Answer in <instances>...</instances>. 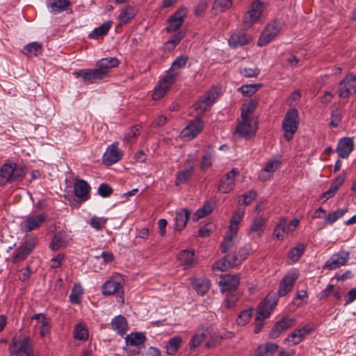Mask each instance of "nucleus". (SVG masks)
<instances>
[{
    "label": "nucleus",
    "mask_w": 356,
    "mask_h": 356,
    "mask_svg": "<svg viewBox=\"0 0 356 356\" xmlns=\"http://www.w3.org/2000/svg\"><path fill=\"white\" fill-rule=\"evenodd\" d=\"M188 58L187 56L181 55L178 56L172 63L171 67L168 73L158 82L157 86L152 94L154 100H159L163 97L175 82L179 72L177 70L184 68Z\"/></svg>",
    "instance_id": "obj_1"
},
{
    "label": "nucleus",
    "mask_w": 356,
    "mask_h": 356,
    "mask_svg": "<svg viewBox=\"0 0 356 356\" xmlns=\"http://www.w3.org/2000/svg\"><path fill=\"white\" fill-rule=\"evenodd\" d=\"M26 175L25 168L16 163H5L0 168V186L13 183Z\"/></svg>",
    "instance_id": "obj_2"
},
{
    "label": "nucleus",
    "mask_w": 356,
    "mask_h": 356,
    "mask_svg": "<svg viewBox=\"0 0 356 356\" xmlns=\"http://www.w3.org/2000/svg\"><path fill=\"white\" fill-rule=\"evenodd\" d=\"M299 116L296 108L289 109L282 121V130L286 141H290L298 129Z\"/></svg>",
    "instance_id": "obj_3"
},
{
    "label": "nucleus",
    "mask_w": 356,
    "mask_h": 356,
    "mask_svg": "<svg viewBox=\"0 0 356 356\" xmlns=\"http://www.w3.org/2000/svg\"><path fill=\"white\" fill-rule=\"evenodd\" d=\"M31 346V341L28 337H24L22 340H16L14 338L9 347L10 353L17 356H33Z\"/></svg>",
    "instance_id": "obj_4"
},
{
    "label": "nucleus",
    "mask_w": 356,
    "mask_h": 356,
    "mask_svg": "<svg viewBox=\"0 0 356 356\" xmlns=\"http://www.w3.org/2000/svg\"><path fill=\"white\" fill-rule=\"evenodd\" d=\"M263 12V3L260 0L254 1L243 19L244 27H250L260 18Z\"/></svg>",
    "instance_id": "obj_5"
},
{
    "label": "nucleus",
    "mask_w": 356,
    "mask_h": 356,
    "mask_svg": "<svg viewBox=\"0 0 356 356\" xmlns=\"http://www.w3.org/2000/svg\"><path fill=\"white\" fill-rule=\"evenodd\" d=\"M74 74L87 83H95L107 77L97 65L95 68L79 70Z\"/></svg>",
    "instance_id": "obj_6"
},
{
    "label": "nucleus",
    "mask_w": 356,
    "mask_h": 356,
    "mask_svg": "<svg viewBox=\"0 0 356 356\" xmlns=\"http://www.w3.org/2000/svg\"><path fill=\"white\" fill-rule=\"evenodd\" d=\"M281 29V24L277 21L269 23L260 35L257 45L263 47L271 42L278 34Z\"/></svg>",
    "instance_id": "obj_7"
},
{
    "label": "nucleus",
    "mask_w": 356,
    "mask_h": 356,
    "mask_svg": "<svg viewBox=\"0 0 356 356\" xmlns=\"http://www.w3.org/2000/svg\"><path fill=\"white\" fill-rule=\"evenodd\" d=\"M356 92V76L352 73L346 75L339 86V95L341 98H346Z\"/></svg>",
    "instance_id": "obj_8"
},
{
    "label": "nucleus",
    "mask_w": 356,
    "mask_h": 356,
    "mask_svg": "<svg viewBox=\"0 0 356 356\" xmlns=\"http://www.w3.org/2000/svg\"><path fill=\"white\" fill-rule=\"evenodd\" d=\"M240 283L239 275H224L220 278V286L222 292H227L229 294L236 291Z\"/></svg>",
    "instance_id": "obj_9"
},
{
    "label": "nucleus",
    "mask_w": 356,
    "mask_h": 356,
    "mask_svg": "<svg viewBox=\"0 0 356 356\" xmlns=\"http://www.w3.org/2000/svg\"><path fill=\"white\" fill-rule=\"evenodd\" d=\"M218 96V94L216 90H209L193 104L194 109L198 114H203L207 108L216 101Z\"/></svg>",
    "instance_id": "obj_10"
},
{
    "label": "nucleus",
    "mask_w": 356,
    "mask_h": 356,
    "mask_svg": "<svg viewBox=\"0 0 356 356\" xmlns=\"http://www.w3.org/2000/svg\"><path fill=\"white\" fill-rule=\"evenodd\" d=\"M350 257L348 252L342 251L334 254L325 264L324 268L327 270H335L341 266H345Z\"/></svg>",
    "instance_id": "obj_11"
},
{
    "label": "nucleus",
    "mask_w": 356,
    "mask_h": 356,
    "mask_svg": "<svg viewBox=\"0 0 356 356\" xmlns=\"http://www.w3.org/2000/svg\"><path fill=\"white\" fill-rule=\"evenodd\" d=\"M35 247V240L34 238H29L26 240L16 250V253L13 259V262L14 264H17L24 260L33 251Z\"/></svg>",
    "instance_id": "obj_12"
},
{
    "label": "nucleus",
    "mask_w": 356,
    "mask_h": 356,
    "mask_svg": "<svg viewBox=\"0 0 356 356\" xmlns=\"http://www.w3.org/2000/svg\"><path fill=\"white\" fill-rule=\"evenodd\" d=\"M186 15V10L185 8L177 10L167 20L166 32L171 33L179 29L184 22Z\"/></svg>",
    "instance_id": "obj_13"
},
{
    "label": "nucleus",
    "mask_w": 356,
    "mask_h": 356,
    "mask_svg": "<svg viewBox=\"0 0 356 356\" xmlns=\"http://www.w3.org/2000/svg\"><path fill=\"white\" fill-rule=\"evenodd\" d=\"M46 216L43 213L28 216L20 224V228L22 232H29L38 229L44 222Z\"/></svg>",
    "instance_id": "obj_14"
},
{
    "label": "nucleus",
    "mask_w": 356,
    "mask_h": 356,
    "mask_svg": "<svg viewBox=\"0 0 356 356\" xmlns=\"http://www.w3.org/2000/svg\"><path fill=\"white\" fill-rule=\"evenodd\" d=\"M238 175V171L236 168H232L223 176L218 185V191L222 193H227L232 191L234 187L236 176Z\"/></svg>",
    "instance_id": "obj_15"
},
{
    "label": "nucleus",
    "mask_w": 356,
    "mask_h": 356,
    "mask_svg": "<svg viewBox=\"0 0 356 356\" xmlns=\"http://www.w3.org/2000/svg\"><path fill=\"white\" fill-rule=\"evenodd\" d=\"M298 277V273L296 271L290 272L286 275L280 283L278 289L279 296H286L292 289Z\"/></svg>",
    "instance_id": "obj_16"
},
{
    "label": "nucleus",
    "mask_w": 356,
    "mask_h": 356,
    "mask_svg": "<svg viewBox=\"0 0 356 356\" xmlns=\"http://www.w3.org/2000/svg\"><path fill=\"white\" fill-rule=\"evenodd\" d=\"M90 189L91 188L86 181L78 179L74 184L73 193L81 202H86L90 197Z\"/></svg>",
    "instance_id": "obj_17"
},
{
    "label": "nucleus",
    "mask_w": 356,
    "mask_h": 356,
    "mask_svg": "<svg viewBox=\"0 0 356 356\" xmlns=\"http://www.w3.org/2000/svg\"><path fill=\"white\" fill-rule=\"evenodd\" d=\"M46 5L49 11L54 15L69 10L72 13L70 0H46Z\"/></svg>",
    "instance_id": "obj_18"
},
{
    "label": "nucleus",
    "mask_w": 356,
    "mask_h": 356,
    "mask_svg": "<svg viewBox=\"0 0 356 356\" xmlns=\"http://www.w3.org/2000/svg\"><path fill=\"white\" fill-rule=\"evenodd\" d=\"M118 143H113L108 146L103 155V163L106 165H111L117 163L122 157V153L118 147Z\"/></svg>",
    "instance_id": "obj_19"
},
{
    "label": "nucleus",
    "mask_w": 356,
    "mask_h": 356,
    "mask_svg": "<svg viewBox=\"0 0 356 356\" xmlns=\"http://www.w3.org/2000/svg\"><path fill=\"white\" fill-rule=\"evenodd\" d=\"M253 38L243 31L233 33L228 40L229 45L234 49L249 44Z\"/></svg>",
    "instance_id": "obj_20"
},
{
    "label": "nucleus",
    "mask_w": 356,
    "mask_h": 356,
    "mask_svg": "<svg viewBox=\"0 0 356 356\" xmlns=\"http://www.w3.org/2000/svg\"><path fill=\"white\" fill-rule=\"evenodd\" d=\"M202 120L200 118H197L184 129L181 132L182 136L184 138L193 139L202 131Z\"/></svg>",
    "instance_id": "obj_21"
},
{
    "label": "nucleus",
    "mask_w": 356,
    "mask_h": 356,
    "mask_svg": "<svg viewBox=\"0 0 356 356\" xmlns=\"http://www.w3.org/2000/svg\"><path fill=\"white\" fill-rule=\"evenodd\" d=\"M242 263L236 252L233 255H227L216 262V268L225 271L230 268H234Z\"/></svg>",
    "instance_id": "obj_22"
},
{
    "label": "nucleus",
    "mask_w": 356,
    "mask_h": 356,
    "mask_svg": "<svg viewBox=\"0 0 356 356\" xmlns=\"http://www.w3.org/2000/svg\"><path fill=\"white\" fill-rule=\"evenodd\" d=\"M295 323L293 318H284L273 326L270 334L269 337L270 339L277 338L281 333L285 331L286 329L292 327Z\"/></svg>",
    "instance_id": "obj_23"
},
{
    "label": "nucleus",
    "mask_w": 356,
    "mask_h": 356,
    "mask_svg": "<svg viewBox=\"0 0 356 356\" xmlns=\"http://www.w3.org/2000/svg\"><path fill=\"white\" fill-rule=\"evenodd\" d=\"M354 148V143L350 138H341L337 147V152L340 158H347L349 154L353 152Z\"/></svg>",
    "instance_id": "obj_24"
},
{
    "label": "nucleus",
    "mask_w": 356,
    "mask_h": 356,
    "mask_svg": "<svg viewBox=\"0 0 356 356\" xmlns=\"http://www.w3.org/2000/svg\"><path fill=\"white\" fill-rule=\"evenodd\" d=\"M312 329L309 326L305 325L301 328L295 330L292 333L288 335L285 341L291 343L292 345H298L303 339L310 333Z\"/></svg>",
    "instance_id": "obj_25"
},
{
    "label": "nucleus",
    "mask_w": 356,
    "mask_h": 356,
    "mask_svg": "<svg viewBox=\"0 0 356 356\" xmlns=\"http://www.w3.org/2000/svg\"><path fill=\"white\" fill-rule=\"evenodd\" d=\"M190 216L191 211L188 209L183 208L177 211L174 218L175 229L177 231H181L185 228Z\"/></svg>",
    "instance_id": "obj_26"
},
{
    "label": "nucleus",
    "mask_w": 356,
    "mask_h": 356,
    "mask_svg": "<svg viewBox=\"0 0 356 356\" xmlns=\"http://www.w3.org/2000/svg\"><path fill=\"white\" fill-rule=\"evenodd\" d=\"M281 161L278 159L270 160L267 162L265 168L261 171L259 179L262 181L269 179L276 170L280 167Z\"/></svg>",
    "instance_id": "obj_27"
},
{
    "label": "nucleus",
    "mask_w": 356,
    "mask_h": 356,
    "mask_svg": "<svg viewBox=\"0 0 356 356\" xmlns=\"http://www.w3.org/2000/svg\"><path fill=\"white\" fill-rule=\"evenodd\" d=\"M252 120H242L236 127V134L239 137H250L255 132V129L252 125Z\"/></svg>",
    "instance_id": "obj_28"
},
{
    "label": "nucleus",
    "mask_w": 356,
    "mask_h": 356,
    "mask_svg": "<svg viewBox=\"0 0 356 356\" xmlns=\"http://www.w3.org/2000/svg\"><path fill=\"white\" fill-rule=\"evenodd\" d=\"M278 345L268 342L257 347L252 356H273L278 350Z\"/></svg>",
    "instance_id": "obj_29"
},
{
    "label": "nucleus",
    "mask_w": 356,
    "mask_h": 356,
    "mask_svg": "<svg viewBox=\"0 0 356 356\" xmlns=\"http://www.w3.org/2000/svg\"><path fill=\"white\" fill-rule=\"evenodd\" d=\"M264 223L265 219L262 216L257 217L250 226L249 236L252 238L261 237L264 230Z\"/></svg>",
    "instance_id": "obj_30"
},
{
    "label": "nucleus",
    "mask_w": 356,
    "mask_h": 356,
    "mask_svg": "<svg viewBox=\"0 0 356 356\" xmlns=\"http://www.w3.org/2000/svg\"><path fill=\"white\" fill-rule=\"evenodd\" d=\"M194 172V165L189 162L186 164L184 169L179 170L176 175L175 185L179 186L186 183L193 175Z\"/></svg>",
    "instance_id": "obj_31"
},
{
    "label": "nucleus",
    "mask_w": 356,
    "mask_h": 356,
    "mask_svg": "<svg viewBox=\"0 0 356 356\" xmlns=\"http://www.w3.org/2000/svg\"><path fill=\"white\" fill-rule=\"evenodd\" d=\"M111 326L113 330L121 336L125 334L128 329L127 321L125 317L122 315L115 316L111 321Z\"/></svg>",
    "instance_id": "obj_32"
},
{
    "label": "nucleus",
    "mask_w": 356,
    "mask_h": 356,
    "mask_svg": "<svg viewBox=\"0 0 356 356\" xmlns=\"http://www.w3.org/2000/svg\"><path fill=\"white\" fill-rule=\"evenodd\" d=\"M276 302V301L270 302L268 297H266L259 304L256 315L267 318L273 311Z\"/></svg>",
    "instance_id": "obj_33"
},
{
    "label": "nucleus",
    "mask_w": 356,
    "mask_h": 356,
    "mask_svg": "<svg viewBox=\"0 0 356 356\" xmlns=\"http://www.w3.org/2000/svg\"><path fill=\"white\" fill-rule=\"evenodd\" d=\"M191 284L196 292L204 296L210 288V281L206 278H191Z\"/></svg>",
    "instance_id": "obj_34"
},
{
    "label": "nucleus",
    "mask_w": 356,
    "mask_h": 356,
    "mask_svg": "<svg viewBox=\"0 0 356 356\" xmlns=\"http://www.w3.org/2000/svg\"><path fill=\"white\" fill-rule=\"evenodd\" d=\"M136 15L134 6L128 5L124 8L118 16L119 26H123L129 23Z\"/></svg>",
    "instance_id": "obj_35"
},
{
    "label": "nucleus",
    "mask_w": 356,
    "mask_h": 356,
    "mask_svg": "<svg viewBox=\"0 0 356 356\" xmlns=\"http://www.w3.org/2000/svg\"><path fill=\"white\" fill-rule=\"evenodd\" d=\"M119 60L115 57H108L102 58L97 63V67L108 76L110 69L117 67L119 65Z\"/></svg>",
    "instance_id": "obj_36"
},
{
    "label": "nucleus",
    "mask_w": 356,
    "mask_h": 356,
    "mask_svg": "<svg viewBox=\"0 0 356 356\" xmlns=\"http://www.w3.org/2000/svg\"><path fill=\"white\" fill-rule=\"evenodd\" d=\"M194 252L191 250H181L177 254V258L180 264L184 266V268L188 269L191 268L194 260Z\"/></svg>",
    "instance_id": "obj_37"
},
{
    "label": "nucleus",
    "mask_w": 356,
    "mask_h": 356,
    "mask_svg": "<svg viewBox=\"0 0 356 356\" xmlns=\"http://www.w3.org/2000/svg\"><path fill=\"white\" fill-rule=\"evenodd\" d=\"M112 22L107 21L103 23L99 27L95 28L89 35L88 38L90 39L97 40L106 35L108 31L111 27Z\"/></svg>",
    "instance_id": "obj_38"
},
{
    "label": "nucleus",
    "mask_w": 356,
    "mask_h": 356,
    "mask_svg": "<svg viewBox=\"0 0 356 356\" xmlns=\"http://www.w3.org/2000/svg\"><path fill=\"white\" fill-rule=\"evenodd\" d=\"M122 289V284L114 280L106 281L102 286V294L104 296H110L119 292Z\"/></svg>",
    "instance_id": "obj_39"
},
{
    "label": "nucleus",
    "mask_w": 356,
    "mask_h": 356,
    "mask_svg": "<svg viewBox=\"0 0 356 356\" xmlns=\"http://www.w3.org/2000/svg\"><path fill=\"white\" fill-rule=\"evenodd\" d=\"M146 337L144 333L135 332L128 334L125 338L127 345L139 346L145 343Z\"/></svg>",
    "instance_id": "obj_40"
},
{
    "label": "nucleus",
    "mask_w": 356,
    "mask_h": 356,
    "mask_svg": "<svg viewBox=\"0 0 356 356\" xmlns=\"http://www.w3.org/2000/svg\"><path fill=\"white\" fill-rule=\"evenodd\" d=\"M181 342L182 339L180 337H174L171 338L165 346L167 354L170 355H175Z\"/></svg>",
    "instance_id": "obj_41"
},
{
    "label": "nucleus",
    "mask_w": 356,
    "mask_h": 356,
    "mask_svg": "<svg viewBox=\"0 0 356 356\" xmlns=\"http://www.w3.org/2000/svg\"><path fill=\"white\" fill-rule=\"evenodd\" d=\"M306 246L302 243H299L297 245L292 248L288 255V258L293 262L296 263L304 253Z\"/></svg>",
    "instance_id": "obj_42"
},
{
    "label": "nucleus",
    "mask_w": 356,
    "mask_h": 356,
    "mask_svg": "<svg viewBox=\"0 0 356 356\" xmlns=\"http://www.w3.org/2000/svg\"><path fill=\"white\" fill-rule=\"evenodd\" d=\"M83 293V290L81 286L79 284H74L70 294V301L72 304H79L81 300Z\"/></svg>",
    "instance_id": "obj_43"
},
{
    "label": "nucleus",
    "mask_w": 356,
    "mask_h": 356,
    "mask_svg": "<svg viewBox=\"0 0 356 356\" xmlns=\"http://www.w3.org/2000/svg\"><path fill=\"white\" fill-rule=\"evenodd\" d=\"M347 211H348V208H344V209H337L332 213H330L325 217V224H326V225L333 224L338 219L341 218Z\"/></svg>",
    "instance_id": "obj_44"
},
{
    "label": "nucleus",
    "mask_w": 356,
    "mask_h": 356,
    "mask_svg": "<svg viewBox=\"0 0 356 356\" xmlns=\"http://www.w3.org/2000/svg\"><path fill=\"white\" fill-rule=\"evenodd\" d=\"M213 211V207L209 204H205L202 208L197 209L193 216V220L197 222L200 219L209 215Z\"/></svg>",
    "instance_id": "obj_45"
},
{
    "label": "nucleus",
    "mask_w": 356,
    "mask_h": 356,
    "mask_svg": "<svg viewBox=\"0 0 356 356\" xmlns=\"http://www.w3.org/2000/svg\"><path fill=\"white\" fill-rule=\"evenodd\" d=\"M252 308L245 309L242 311L238 315L236 319V324L239 326H244L250 320L252 316Z\"/></svg>",
    "instance_id": "obj_46"
},
{
    "label": "nucleus",
    "mask_w": 356,
    "mask_h": 356,
    "mask_svg": "<svg viewBox=\"0 0 356 356\" xmlns=\"http://www.w3.org/2000/svg\"><path fill=\"white\" fill-rule=\"evenodd\" d=\"M257 106V103L254 101H251L248 104H244L241 108V119L248 120L251 119L250 114L253 113L254 108Z\"/></svg>",
    "instance_id": "obj_47"
},
{
    "label": "nucleus",
    "mask_w": 356,
    "mask_h": 356,
    "mask_svg": "<svg viewBox=\"0 0 356 356\" xmlns=\"http://www.w3.org/2000/svg\"><path fill=\"white\" fill-rule=\"evenodd\" d=\"M65 243L66 242L63 237V234L61 233H57L54 235L49 247L52 250H58L65 245Z\"/></svg>",
    "instance_id": "obj_48"
},
{
    "label": "nucleus",
    "mask_w": 356,
    "mask_h": 356,
    "mask_svg": "<svg viewBox=\"0 0 356 356\" xmlns=\"http://www.w3.org/2000/svg\"><path fill=\"white\" fill-rule=\"evenodd\" d=\"M207 337L204 332H197L191 338L189 343L190 349H194L197 347Z\"/></svg>",
    "instance_id": "obj_49"
},
{
    "label": "nucleus",
    "mask_w": 356,
    "mask_h": 356,
    "mask_svg": "<svg viewBox=\"0 0 356 356\" xmlns=\"http://www.w3.org/2000/svg\"><path fill=\"white\" fill-rule=\"evenodd\" d=\"M261 86V84L243 85L240 87L238 90L241 92V93L245 96H251L257 91Z\"/></svg>",
    "instance_id": "obj_50"
},
{
    "label": "nucleus",
    "mask_w": 356,
    "mask_h": 356,
    "mask_svg": "<svg viewBox=\"0 0 356 356\" xmlns=\"http://www.w3.org/2000/svg\"><path fill=\"white\" fill-rule=\"evenodd\" d=\"M107 222V218L93 216L90 220V225L97 230H102Z\"/></svg>",
    "instance_id": "obj_51"
},
{
    "label": "nucleus",
    "mask_w": 356,
    "mask_h": 356,
    "mask_svg": "<svg viewBox=\"0 0 356 356\" xmlns=\"http://www.w3.org/2000/svg\"><path fill=\"white\" fill-rule=\"evenodd\" d=\"M74 337L83 340L88 337V330L81 324H77L74 327Z\"/></svg>",
    "instance_id": "obj_52"
},
{
    "label": "nucleus",
    "mask_w": 356,
    "mask_h": 356,
    "mask_svg": "<svg viewBox=\"0 0 356 356\" xmlns=\"http://www.w3.org/2000/svg\"><path fill=\"white\" fill-rule=\"evenodd\" d=\"M234 245V240H233V236L232 235H228L226 236L220 246V250L222 253H226L229 249H231Z\"/></svg>",
    "instance_id": "obj_53"
},
{
    "label": "nucleus",
    "mask_w": 356,
    "mask_h": 356,
    "mask_svg": "<svg viewBox=\"0 0 356 356\" xmlns=\"http://www.w3.org/2000/svg\"><path fill=\"white\" fill-rule=\"evenodd\" d=\"M42 49V44L37 42H33L26 44L24 47L25 54L33 53L35 56L38 55V52Z\"/></svg>",
    "instance_id": "obj_54"
},
{
    "label": "nucleus",
    "mask_w": 356,
    "mask_h": 356,
    "mask_svg": "<svg viewBox=\"0 0 356 356\" xmlns=\"http://www.w3.org/2000/svg\"><path fill=\"white\" fill-rule=\"evenodd\" d=\"M233 4L231 0H215L213 3V8L224 11L229 9Z\"/></svg>",
    "instance_id": "obj_55"
},
{
    "label": "nucleus",
    "mask_w": 356,
    "mask_h": 356,
    "mask_svg": "<svg viewBox=\"0 0 356 356\" xmlns=\"http://www.w3.org/2000/svg\"><path fill=\"white\" fill-rule=\"evenodd\" d=\"M113 192V188L107 184H101L97 189L98 194L102 197H109Z\"/></svg>",
    "instance_id": "obj_56"
},
{
    "label": "nucleus",
    "mask_w": 356,
    "mask_h": 356,
    "mask_svg": "<svg viewBox=\"0 0 356 356\" xmlns=\"http://www.w3.org/2000/svg\"><path fill=\"white\" fill-rule=\"evenodd\" d=\"M213 161V154L211 153H206L202 159L200 168L203 170L211 166Z\"/></svg>",
    "instance_id": "obj_57"
},
{
    "label": "nucleus",
    "mask_w": 356,
    "mask_h": 356,
    "mask_svg": "<svg viewBox=\"0 0 356 356\" xmlns=\"http://www.w3.org/2000/svg\"><path fill=\"white\" fill-rule=\"evenodd\" d=\"M240 73L245 77H257L260 73V70L256 67L243 68L240 70Z\"/></svg>",
    "instance_id": "obj_58"
},
{
    "label": "nucleus",
    "mask_w": 356,
    "mask_h": 356,
    "mask_svg": "<svg viewBox=\"0 0 356 356\" xmlns=\"http://www.w3.org/2000/svg\"><path fill=\"white\" fill-rule=\"evenodd\" d=\"M141 131V127L135 126L133 127L125 135H124V140L129 142L131 140V138H135L140 134Z\"/></svg>",
    "instance_id": "obj_59"
},
{
    "label": "nucleus",
    "mask_w": 356,
    "mask_h": 356,
    "mask_svg": "<svg viewBox=\"0 0 356 356\" xmlns=\"http://www.w3.org/2000/svg\"><path fill=\"white\" fill-rule=\"evenodd\" d=\"M32 318L36 320L41 327L49 326V320L44 314H36L33 315Z\"/></svg>",
    "instance_id": "obj_60"
},
{
    "label": "nucleus",
    "mask_w": 356,
    "mask_h": 356,
    "mask_svg": "<svg viewBox=\"0 0 356 356\" xmlns=\"http://www.w3.org/2000/svg\"><path fill=\"white\" fill-rule=\"evenodd\" d=\"M257 193L255 191H249L248 193L243 195V204L248 206L257 197Z\"/></svg>",
    "instance_id": "obj_61"
},
{
    "label": "nucleus",
    "mask_w": 356,
    "mask_h": 356,
    "mask_svg": "<svg viewBox=\"0 0 356 356\" xmlns=\"http://www.w3.org/2000/svg\"><path fill=\"white\" fill-rule=\"evenodd\" d=\"M266 318H263L259 315H256L255 316V322H254V332L255 334H258L262 329L264 325V320Z\"/></svg>",
    "instance_id": "obj_62"
},
{
    "label": "nucleus",
    "mask_w": 356,
    "mask_h": 356,
    "mask_svg": "<svg viewBox=\"0 0 356 356\" xmlns=\"http://www.w3.org/2000/svg\"><path fill=\"white\" fill-rule=\"evenodd\" d=\"M299 61L300 60L296 56L291 54L286 59L285 67H295L298 65Z\"/></svg>",
    "instance_id": "obj_63"
},
{
    "label": "nucleus",
    "mask_w": 356,
    "mask_h": 356,
    "mask_svg": "<svg viewBox=\"0 0 356 356\" xmlns=\"http://www.w3.org/2000/svg\"><path fill=\"white\" fill-rule=\"evenodd\" d=\"M345 305H349L356 300V288L350 289L345 296Z\"/></svg>",
    "instance_id": "obj_64"
}]
</instances>
